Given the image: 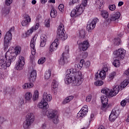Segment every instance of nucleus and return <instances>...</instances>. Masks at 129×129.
<instances>
[{"label": "nucleus", "instance_id": "nucleus-16", "mask_svg": "<svg viewBox=\"0 0 129 129\" xmlns=\"http://www.w3.org/2000/svg\"><path fill=\"white\" fill-rule=\"evenodd\" d=\"M106 96L104 95H102L101 96V103L102 104V106L101 107V109H103V108H108L109 106L107 105L108 104V96L105 95Z\"/></svg>", "mask_w": 129, "mask_h": 129}, {"label": "nucleus", "instance_id": "nucleus-44", "mask_svg": "<svg viewBox=\"0 0 129 129\" xmlns=\"http://www.w3.org/2000/svg\"><path fill=\"white\" fill-rule=\"evenodd\" d=\"M95 85L96 86H101V85H103V82L102 81H97L95 82Z\"/></svg>", "mask_w": 129, "mask_h": 129}, {"label": "nucleus", "instance_id": "nucleus-38", "mask_svg": "<svg viewBox=\"0 0 129 129\" xmlns=\"http://www.w3.org/2000/svg\"><path fill=\"white\" fill-rule=\"evenodd\" d=\"M80 38H84L85 37V30H82L79 32Z\"/></svg>", "mask_w": 129, "mask_h": 129}, {"label": "nucleus", "instance_id": "nucleus-27", "mask_svg": "<svg viewBox=\"0 0 129 129\" xmlns=\"http://www.w3.org/2000/svg\"><path fill=\"white\" fill-rule=\"evenodd\" d=\"M100 12H101V16H102V18L104 19H107L109 17L108 12L106 11L103 10V9L100 10Z\"/></svg>", "mask_w": 129, "mask_h": 129}, {"label": "nucleus", "instance_id": "nucleus-15", "mask_svg": "<svg viewBox=\"0 0 129 129\" xmlns=\"http://www.w3.org/2000/svg\"><path fill=\"white\" fill-rule=\"evenodd\" d=\"M39 27H40V24L38 23H36L35 26H33L31 28L28 30L25 34H23V37L27 38V37H29V36H30L31 34L33 33V32H34V30L35 31L36 30H38Z\"/></svg>", "mask_w": 129, "mask_h": 129}, {"label": "nucleus", "instance_id": "nucleus-11", "mask_svg": "<svg viewBox=\"0 0 129 129\" xmlns=\"http://www.w3.org/2000/svg\"><path fill=\"white\" fill-rule=\"evenodd\" d=\"M125 53H126V51L123 48H119L113 52L115 57L120 60H122V59L124 58Z\"/></svg>", "mask_w": 129, "mask_h": 129}, {"label": "nucleus", "instance_id": "nucleus-7", "mask_svg": "<svg viewBox=\"0 0 129 129\" xmlns=\"http://www.w3.org/2000/svg\"><path fill=\"white\" fill-rule=\"evenodd\" d=\"M34 120H35V115L32 113H28L26 117V121L23 123L24 128H28L29 126L34 122Z\"/></svg>", "mask_w": 129, "mask_h": 129}, {"label": "nucleus", "instance_id": "nucleus-35", "mask_svg": "<svg viewBox=\"0 0 129 129\" xmlns=\"http://www.w3.org/2000/svg\"><path fill=\"white\" fill-rule=\"evenodd\" d=\"M39 98V92L38 91H35L33 94V101H35Z\"/></svg>", "mask_w": 129, "mask_h": 129}, {"label": "nucleus", "instance_id": "nucleus-19", "mask_svg": "<svg viewBox=\"0 0 129 129\" xmlns=\"http://www.w3.org/2000/svg\"><path fill=\"white\" fill-rule=\"evenodd\" d=\"M36 40H35V37H33L31 39V42H30V47L31 49V54L34 56L36 54V48L35 47V44L36 43Z\"/></svg>", "mask_w": 129, "mask_h": 129}, {"label": "nucleus", "instance_id": "nucleus-51", "mask_svg": "<svg viewBox=\"0 0 129 129\" xmlns=\"http://www.w3.org/2000/svg\"><path fill=\"white\" fill-rule=\"evenodd\" d=\"M81 5L85 8L87 6V0H82Z\"/></svg>", "mask_w": 129, "mask_h": 129}, {"label": "nucleus", "instance_id": "nucleus-45", "mask_svg": "<svg viewBox=\"0 0 129 129\" xmlns=\"http://www.w3.org/2000/svg\"><path fill=\"white\" fill-rule=\"evenodd\" d=\"M58 9L60 12L63 13V11H64V5L60 4L58 7Z\"/></svg>", "mask_w": 129, "mask_h": 129}, {"label": "nucleus", "instance_id": "nucleus-48", "mask_svg": "<svg viewBox=\"0 0 129 129\" xmlns=\"http://www.w3.org/2000/svg\"><path fill=\"white\" fill-rule=\"evenodd\" d=\"M41 41H47V36L45 34H42L41 36Z\"/></svg>", "mask_w": 129, "mask_h": 129}, {"label": "nucleus", "instance_id": "nucleus-3", "mask_svg": "<svg viewBox=\"0 0 129 129\" xmlns=\"http://www.w3.org/2000/svg\"><path fill=\"white\" fill-rule=\"evenodd\" d=\"M119 90H120V88L119 87V86L117 85L114 86L111 90H110L107 88H103L101 90V93H104L108 97H113V96H115V95L119 92Z\"/></svg>", "mask_w": 129, "mask_h": 129}, {"label": "nucleus", "instance_id": "nucleus-41", "mask_svg": "<svg viewBox=\"0 0 129 129\" xmlns=\"http://www.w3.org/2000/svg\"><path fill=\"white\" fill-rule=\"evenodd\" d=\"M114 76H115V72H112L109 75V80L111 81L114 78Z\"/></svg>", "mask_w": 129, "mask_h": 129}, {"label": "nucleus", "instance_id": "nucleus-1", "mask_svg": "<svg viewBox=\"0 0 129 129\" xmlns=\"http://www.w3.org/2000/svg\"><path fill=\"white\" fill-rule=\"evenodd\" d=\"M20 52V46H16L15 48H10L6 52L5 58L0 59V69H7V67H10L12 62L16 60V57Z\"/></svg>", "mask_w": 129, "mask_h": 129}, {"label": "nucleus", "instance_id": "nucleus-57", "mask_svg": "<svg viewBox=\"0 0 129 129\" xmlns=\"http://www.w3.org/2000/svg\"><path fill=\"white\" fill-rule=\"evenodd\" d=\"M65 49H66V53H69V46H66Z\"/></svg>", "mask_w": 129, "mask_h": 129}, {"label": "nucleus", "instance_id": "nucleus-59", "mask_svg": "<svg viewBox=\"0 0 129 129\" xmlns=\"http://www.w3.org/2000/svg\"><path fill=\"white\" fill-rule=\"evenodd\" d=\"M122 5H123V2H119V3L118 4V7H121V6H122Z\"/></svg>", "mask_w": 129, "mask_h": 129}, {"label": "nucleus", "instance_id": "nucleus-39", "mask_svg": "<svg viewBox=\"0 0 129 129\" xmlns=\"http://www.w3.org/2000/svg\"><path fill=\"white\" fill-rule=\"evenodd\" d=\"M128 102H129V97L126 99L125 100H122L120 102V104L121 106H125V104H126V103H128Z\"/></svg>", "mask_w": 129, "mask_h": 129}, {"label": "nucleus", "instance_id": "nucleus-9", "mask_svg": "<svg viewBox=\"0 0 129 129\" xmlns=\"http://www.w3.org/2000/svg\"><path fill=\"white\" fill-rule=\"evenodd\" d=\"M47 116L50 119H52L54 123H58L59 120L58 119V116H57V111L52 109L49 110Z\"/></svg>", "mask_w": 129, "mask_h": 129}, {"label": "nucleus", "instance_id": "nucleus-58", "mask_svg": "<svg viewBox=\"0 0 129 129\" xmlns=\"http://www.w3.org/2000/svg\"><path fill=\"white\" fill-rule=\"evenodd\" d=\"M88 56V52H84L83 54V57L84 58H86Z\"/></svg>", "mask_w": 129, "mask_h": 129}, {"label": "nucleus", "instance_id": "nucleus-10", "mask_svg": "<svg viewBox=\"0 0 129 129\" xmlns=\"http://www.w3.org/2000/svg\"><path fill=\"white\" fill-rule=\"evenodd\" d=\"M108 71V68L107 67H104L102 70L98 74L97 72L95 74V80H97L98 78H101V79H104L106 77V72Z\"/></svg>", "mask_w": 129, "mask_h": 129}, {"label": "nucleus", "instance_id": "nucleus-21", "mask_svg": "<svg viewBox=\"0 0 129 129\" xmlns=\"http://www.w3.org/2000/svg\"><path fill=\"white\" fill-rule=\"evenodd\" d=\"M104 5V1L103 0H96L95 3V7L97 10H102Z\"/></svg>", "mask_w": 129, "mask_h": 129}, {"label": "nucleus", "instance_id": "nucleus-33", "mask_svg": "<svg viewBox=\"0 0 129 129\" xmlns=\"http://www.w3.org/2000/svg\"><path fill=\"white\" fill-rule=\"evenodd\" d=\"M52 74V71L51 70H49L47 72H46L44 77L45 79H49L50 77H51V75Z\"/></svg>", "mask_w": 129, "mask_h": 129}, {"label": "nucleus", "instance_id": "nucleus-8", "mask_svg": "<svg viewBox=\"0 0 129 129\" xmlns=\"http://www.w3.org/2000/svg\"><path fill=\"white\" fill-rule=\"evenodd\" d=\"M85 8L84 6L82 5H77L76 8L72 10L71 13V17L72 18H74V17H78V16H80L83 12H84V10Z\"/></svg>", "mask_w": 129, "mask_h": 129}, {"label": "nucleus", "instance_id": "nucleus-17", "mask_svg": "<svg viewBox=\"0 0 129 129\" xmlns=\"http://www.w3.org/2000/svg\"><path fill=\"white\" fill-rule=\"evenodd\" d=\"M119 18H120V13L116 12L110 16V17L107 19V22L108 23L114 22V21L118 20Z\"/></svg>", "mask_w": 129, "mask_h": 129}, {"label": "nucleus", "instance_id": "nucleus-37", "mask_svg": "<svg viewBox=\"0 0 129 129\" xmlns=\"http://www.w3.org/2000/svg\"><path fill=\"white\" fill-rule=\"evenodd\" d=\"M59 63L60 65H64L65 64V60H64V53L62 54V56L59 60Z\"/></svg>", "mask_w": 129, "mask_h": 129}, {"label": "nucleus", "instance_id": "nucleus-36", "mask_svg": "<svg viewBox=\"0 0 129 129\" xmlns=\"http://www.w3.org/2000/svg\"><path fill=\"white\" fill-rule=\"evenodd\" d=\"M113 65L116 68H118L120 65V61L118 59H115L113 61Z\"/></svg>", "mask_w": 129, "mask_h": 129}, {"label": "nucleus", "instance_id": "nucleus-50", "mask_svg": "<svg viewBox=\"0 0 129 129\" xmlns=\"http://www.w3.org/2000/svg\"><path fill=\"white\" fill-rule=\"evenodd\" d=\"M91 98H92V96H91V95H89V96H87L86 101L87 102H90V101H91Z\"/></svg>", "mask_w": 129, "mask_h": 129}, {"label": "nucleus", "instance_id": "nucleus-24", "mask_svg": "<svg viewBox=\"0 0 129 129\" xmlns=\"http://www.w3.org/2000/svg\"><path fill=\"white\" fill-rule=\"evenodd\" d=\"M37 72H36V71L35 70L32 71L30 74V77L29 78V80L30 82H35Z\"/></svg>", "mask_w": 129, "mask_h": 129}, {"label": "nucleus", "instance_id": "nucleus-29", "mask_svg": "<svg viewBox=\"0 0 129 129\" xmlns=\"http://www.w3.org/2000/svg\"><path fill=\"white\" fill-rule=\"evenodd\" d=\"M50 16L51 18H56L57 17V11L55 9H51L50 12Z\"/></svg>", "mask_w": 129, "mask_h": 129}, {"label": "nucleus", "instance_id": "nucleus-46", "mask_svg": "<svg viewBox=\"0 0 129 129\" xmlns=\"http://www.w3.org/2000/svg\"><path fill=\"white\" fill-rule=\"evenodd\" d=\"M108 8L110 11H114L116 7L115 5H111L109 6Z\"/></svg>", "mask_w": 129, "mask_h": 129}, {"label": "nucleus", "instance_id": "nucleus-13", "mask_svg": "<svg viewBox=\"0 0 129 129\" xmlns=\"http://www.w3.org/2000/svg\"><path fill=\"white\" fill-rule=\"evenodd\" d=\"M25 64V57L20 56H19V60L17 61L15 68L16 70H22L24 68Z\"/></svg>", "mask_w": 129, "mask_h": 129}, {"label": "nucleus", "instance_id": "nucleus-23", "mask_svg": "<svg viewBox=\"0 0 129 129\" xmlns=\"http://www.w3.org/2000/svg\"><path fill=\"white\" fill-rule=\"evenodd\" d=\"M29 23H31V18L28 15H26L25 16V20L22 21L21 25L23 26H27Z\"/></svg>", "mask_w": 129, "mask_h": 129}, {"label": "nucleus", "instance_id": "nucleus-5", "mask_svg": "<svg viewBox=\"0 0 129 129\" xmlns=\"http://www.w3.org/2000/svg\"><path fill=\"white\" fill-rule=\"evenodd\" d=\"M15 31V27H12L8 32H7L4 37V47L5 49H8L10 46V43L12 41L13 34Z\"/></svg>", "mask_w": 129, "mask_h": 129}, {"label": "nucleus", "instance_id": "nucleus-53", "mask_svg": "<svg viewBox=\"0 0 129 129\" xmlns=\"http://www.w3.org/2000/svg\"><path fill=\"white\" fill-rule=\"evenodd\" d=\"M5 122V118L0 116V124H3Z\"/></svg>", "mask_w": 129, "mask_h": 129}, {"label": "nucleus", "instance_id": "nucleus-54", "mask_svg": "<svg viewBox=\"0 0 129 129\" xmlns=\"http://www.w3.org/2000/svg\"><path fill=\"white\" fill-rule=\"evenodd\" d=\"M45 27L49 28L50 27V20L48 19L47 22H45Z\"/></svg>", "mask_w": 129, "mask_h": 129}, {"label": "nucleus", "instance_id": "nucleus-14", "mask_svg": "<svg viewBox=\"0 0 129 129\" xmlns=\"http://www.w3.org/2000/svg\"><path fill=\"white\" fill-rule=\"evenodd\" d=\"M77 44L79 45V48H81L82 51H86L89 47V42L88 40H85L83 42H81L80 40L77 41Z\"/></svg>", "mask_w": 129, "mask_h": 129}, {"label": "nucleus", "instance_id": "nucleus-18", "mask_svg": "<svg viewBox=\"0 0 129 129\" xmlns=\"http://www.w3.org/2000/svg\"><path fill=\"white\" fill-rule=\"evenodd\" d=\"M87 112H88V107L87 105H85L84 107L82 108L81 110L78 113L77 117H81L82 116H84L85 115H86Z\"/></svg>", "mask_w": 129, "mask_h": 129}, {"label": "nucleus", "instance_id": "nucleus-40", "mask_svg": "<svg viewBox=\"0 0 129 129\" xmlns=\"http://www.w3.org/2000/svg\"><path fill=\"white\" fill-rule=\"evenodd\" d=\"M84 63V59H81L79 64H78L79 70H80L82 67H83V64Z\"/></svg>", "mask_w": 129, "mask_h": 129}, {"label": "nucleus", "instance_id": "nucleus-49", "mask_svg": "<svg viewBox=\"0 0 129 129\" xmlns=\"http://www.w3.org/2000/svg\"><path fill=\"white\" fill-rule=\"evenodd\" d=\"M79 0H70V5L71 6L72 5H74V4H76V3H78Z\"/></svg>", "mask_w": 129, "mask_h": 129}, {"label": "nucleus", "instance_id": "nucleus-60", "mask_svg": "<svg viewBox=\"0 0 129 129\" xmlns=\"http://www.w3.org/2000/svg\"><path fill=\"white\" fill-rule=\"evenodd\" d=\"M48 0H41V3L42 4V5H44L45 3H47V1Z\"/></svg>", "mask_w": 129, "mask_h": 129}, {"label": "nucleus", "instance_id": "nucleus-34", "mask_svg": "<svg viewBox=\"0 0 129 129\" xmlns=\"http://www.w3.org/2000/svg\"><path fill=\"white\" fill-rule=\"evenodd\" d=\"M71 73H74V69L73 68H71L70 70H68L67 71V75L66 76L65 78H66L67 76H69V77H70V78H71V76L70 75Z\"/></svg>", "mask_w": 129, "mask_h": 129}, {"label": "nucleus", "instance_id": "nucleus-61", "mask_svg": "<svg viewBox=\"0 0 129 129\" xmlns=\"http://www.w3.org/2000/svg\"><path fill=\"white\" fill-rule=\"evenodd\" d=\"M49 3H51L52 4H55V0H49Z\"/></svg>", "mask_w": 129, "mask_h": 129}, {"label": "nucleus", "instance_id": "nucleus-42", "mask_svg": "<svg viewBox=\"0 0 129 129\" xmlns=\"http://www.w3.org/2000/svg\"><path fill=\"white\" fill-rule=\"evenodd\" d=\"M46 61V57H41L38 61V64H43Z\"/></svg>", "mask_w": 129, "mask_h": 129}, {"label": "nucleus", "instance_id": "nucleus-30", "mask_svg": "<svg viewBox=\"0 0 129 129\" xmlns=\"http://www.w3.org/2000/svg\"><path fill=\"white\" fill-rule=\"evenodd\" d=\"M74 97L72 96H70L67 97L62 102L63 104H66V103H68V102H70L72 99H73Z\"/></svg>", "mask_w": 129, "mask_h": 129}, {"label": "nucleus", "instance_id": "nucleus-26", "mask_svg": "<svg viewBox=\"0 0 129 129\" xmlns=\"http://www.w3.org/2000/svg\"><path fill=\"white\" fill-rule=\"evenodd\" d=\"M33 97V94L31 92H27L25 95V98L26 101H28L30 102L31 101V99Z\"/></svg>", "mask_w": 129, "mask_h": 129}, {"label": "nucleus", "instance_id": "nucleus-12", "mask_svg": "<svg viewBox=\"0 0 129 129\" xmlns=\"http://www.w3.org/2000/svg\"><path fill=\"white\" fill-rule=\"evenodd\" d=\"M98 19L95 18L93 19H90L88 22L87 26V30L88 32H91L92 30H93L96 26V23H98Z\"/></svg>", "mask_w": 129, "mask_h": 129}, {"label": "nucleus", "instance_id": "nucleus-4", "mask_svg": "<svg viewBox=\"0 0 129 129\" xmlns=\"http://www.w3.org/2000/svg\"><path fill=\"white\" fill-rule=\"evenodd\" d=\"M51 99L52 96L50 94H48L46 92L44 93L43 99L40 103L38 104V107L43 109H47V108H49L47 101H51Z\"/></svg>", "mask_w": 129, "mask_h": 129}, {"label": "nucleus", "instance_id": "nucleus-6", "mask_svg": "<svg viewBox=\"0 0 129 129\" xmlns=\"http://www.w3.org/2000/svg\"><path fill=\"white\" fill-rule=\"evenodd\" d=\"M64 32L65 29H64V25L63 24L60 23L57 29V37H58L60 40H62V41H65V40L68 38V36H67V34H65Z\"/></svg>", "mask_w": 129, "mask_h": 129}, {"label": "nucleus", "instance_id": "nucleus-56", "mask_svg": "<svg viewBox=\"0 0 129 129\" xmlns=\"http://www.w3.org/2000/svg\"><path fill=\"white\" fill-rule=\"evenodd\" d=\"M74 68H75V70H76V72L78 71V70H79V69H78V64H75L74 65Z\"/></svg>", "mask_w": 129, "mask_h": 129}, {"label": "nucleus", "instance_id": "nucleus-52", "mask_svg": "<svg viewBox=\"0 0 129 129\" xmlns=\"http://www.w3.org/2000/svg\"><path fill=\"white\" fill-rule=\"evenodd\" d=\"M46 42L45 40H41L40 42V46L41 47H45L46 45Z\"/></svg>", "mask_w": 129, "mask_h": 129}, {"label": "nucleus", "instance_id": "nucleus-47", "mask_svg": "<svg viewBox=\"0 0 129 129\" xmlns=\"http://www.w3.org/2000/svg\"><path fill=\"white\" fill-rule=\"evenodd\" d=\"M12 3H13V0H6L5 5L6 6H7L8 7H9V6L12 5Z\"/></svg>", "mask_w": 129, "mask_h": 129}, {"label": "nucleus", "instance_id": "nucleus-22", "mask_svg": "<svg viewBox=\"0 0 129 129\" xmlns=\"http://www.w3.org/2000/svg\"><path fill=\"white\" fill-rule=\"evenodd\" d=\"M58 39H55L53 42L52 43L50 47V52H53L55 50H57V47H58Z\"/></svg>", "mask_w": 129, "mask_h": 129}, {"label": "nucleus", "instance_id": "nucleus-31", "mask_svg": "<svg viewBox=\"0 0 129 129\" xmlns=\"http://www.w3.org/2000/svg\"><path fill=\"white\" fill-rule=\"evenodd\" d=\"M33 86H34L33 83H25L23 85L22 87L23 89H27V88H32Z\"/></svg>", "mask_w": 129, "mask_h": 129}, {"label": "nucleus", "instance_id": "nucleus-20", "mask_svg": "<svg viewBox=\"0 0 129 129\" xmlns=\"http://www.w3.org/2000/svg\"><path fill=\"white\" fill-rule=\"evenodd\" d=\"M117 116H118V115L116 113V111L115 110H112L109 115V120L110 121H114L117 118Z\"/></svg>", "mask_w": 129, "mask_h": 129}, {"label": "nucleus", "instance_id": "nucleus-63", "mask_svg": "<svg viewBox=\"0 0 129 129\" xmlns=\"http://www.w3.org/2000/svg\"><path fill=\"white\" fill-rule=\"evenodd\" d=\"M36 3H37V2L36 1V0H33L32 1V5H36Z\"/></svg>", "mask_w": 129, "mask_h": 129}, {"label": "nucleus", "instance_id": "nucleus-62", "mask_svg": "<svg viewBox=\"0 0 129 129\" xmlns=\"http://www.w3.org/2000/svg\"><path fill=\"white\" fill-rule=\"evenodd\" d=\"M42 127L43 129L46 128V124H42Z\"/></svg>", "mask_w": 129, "mask_h": 129}, {"label": "nucleus", "instance_id": "nucleus-64", "mask_svg": "<svg viewBox=\"0 0 129 129\" xmlns=\"http://www.w3.org/2000/svg\"><path fill=\"white\" fill-rule=\"evenodd\" d=\"M98 129H105L104 126H100Z\"/></svg>", "mask_w": 129, "mask_h": 129}, {"label": "nucleus", "instance_id": "nucleus-25", "mask_svg": "<svg viewBox=\"0 0 129 129\" xmlns=\"http://www.w3.org/2000/svg\"><path fill=\"white\" fill-rule=\"evenodd\" d=\"M11 10V8L8 6H5L4 8L2 9V13L4 16H7V15H8L9 13H10V11Z\"/></svg>", "mask_w": 129, "mask_h": 129}, {"label": "nucleus", "instance_id": "nucleus-55", "mask_svg": "<svg viewBox=\"0 0 129 129\" xmlns=\"http://www.w3.org/2000/svg\"><path fill=\"white\" fill-rule=\"evenodd\" d=\"M85 66L88 68L89 67V66H90V61H87L85 63Z\"/></svg>", "mask_w": 129, "mask_h": 129}, {"label": "nucleus", "instance_id": "nucleus-28", "mask_svg": "<svg viewBox=\"0 0 129 129\" xmlns=\"http://www.w3.org/2000/svg\"><path fill=\"white\" fill-rule=\"evenodd\" d=\"M128 84V80H124L123 82H122L120 84V87L121 88V90H122L123 88H125V87H126Z\"/></svg>", "mask_w": 129, "mask_h": 129}, {"label": "nucleus", "instance_id": "nucleus-32", "mask_svg": "<svg viewBox=\"0 0 129 129\" xmlns=\"http://www.w3.org/2000/svg\"><path fill=\"white\" fill-rule=\"evenodd\" d=\"M58 88V83H57V81L56 80H53L52 81V83L51 85V89L53 90H56Z\"/></svg>", "mask_w": 129, "mask_h": 129}, {"label": "nucleus", "instance_id": "nucleus-43", "mask_svg": "<svg viewBox=\"0 0 129 129\" xmlns=\"http://www.w3.org/2000/svg\"><path fill=\"white\" fill-rule=\"evenodd\" d=\"M114 40H115L114 44L117 46H118V45H119L120 43H121V41L120 40V38H115Z\"/></svg>", "mask_w": 129, "mask_h": 129}, {"label": "nucleus", "instance_id": "nucleus-2", "mask_svg": "<svg viewBox=\"0 0 129 129\" xmlns=\"http://www.w3.org/2000/svg\"><path fill=\"white\" fill-rule=\"evenodd\" d=\"M74 74H75V76H71V78L69 77V76H67L64 79L66 84L72 83L73 86H79L81 85V83L83 81L82 73L81 72H76L75 71Z\"/></svg>", "mask_w": 129, "mask_h": 129}]
</instances>
